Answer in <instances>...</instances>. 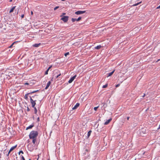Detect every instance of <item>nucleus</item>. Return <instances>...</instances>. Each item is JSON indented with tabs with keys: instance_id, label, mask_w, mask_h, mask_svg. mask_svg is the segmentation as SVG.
<instances>
[{
	"instance_id": "79ce46f5",
	"label": "nucleus",
	"mask_w": 160,
	"mask_h": 160,
	"mask_svg": "<svg viewBox=\"0 0 160 160\" xmlns=\"http://www.w3.org/2000/svg\"><path fill=\"white\" fill-rule=\"evenodd\" d=\"M129 117H128L127 118V120H129Z\"/></svg>"
},
{
	"instance_id": "f03ea898",
	"label": "nucleus",
	"mask_w": 160,
	"mask_h": 160,
	"mask_svg": "<svg viewBox=\"0 0 160 160\" xmlns=\"http://www.w3.org/2000/svg\"><path fill=\"white\" fill-rule=\"evenodd\" d=\"M69 17L68 16H64L61 18V20H62L65 22H67L68 19Z\"/></svg>"
},
{
	"instance_id": "412c9836",
	"label": "nucleus",
	"mask_w": 160,
	"mask_h": 160,
	"mask_svg": "<svg viewBox=\"0 0 160 160\" xmlns=\"http://www.w3.org/2000/svg\"><path fill=\"white\" fill-rule=\"evenodd\" d=\"M30 94V93H28V94H26L25 95V99H27L28 98V94Z\"/></svg>"
},
{
	"instance_id": "7ed1b4c3",
	"label": "nucleus",
	"mask_w": 160,
	"mask_h": 160,
	"mask_svg": "<svg viewBox=\"0 0 160 160\" xmlns=\"http://www.w3.org/2000/svg\"><path fill=\"white\" fill-rule=\"evenodd\" d=\"M30 102L32 104V107H33V108H34L35 107V105H36V100L35 101H34L32 99V98H31V97H30Z\"/></svg>"
},
{
	"instance_id": "dca6fc26",
	"label": "nucleus",
	"mask_w": 160,
	"mask_h": 160,
	"mask_svg": "<svg viewBox=\"0 0 160 160\" xmlns=\"http://www.w3.org/2000/svg\"><path fill=\"white\" fill-rule=\"evenodd\" d=\"M32 142L33 144H35L37 140V138H35L34 139H32Z\"/></svg>"
},
{
	"instance_id": "0eeeda50",
	"label": "nucleus",
	"mask_w": 160,
	"mask_h": 160,
	"mask_svg": "<svg viewBox=\"0 0 160 160\" xmlns=\"http://www.w3.org/2000/svg\"><path fill=\"white\" fill-rule=\"evenodd\" d=\"M79 105L80 104L79 103H77L74 106L73 108H72V109L75 110L79 106Z\"/></svg>"
},
{
	"instance_id": "1a4fd4ad",
	"label": "nucleus",
	"mask_w": 160,
	"mask_h": 160,
	"mask_svg": "<svg viewBox=\"0 0 160 160\" xmlns=\"http://www.w3.org/2000/svg\"><path fill=\"white\" fill-rule=\"evenodd\" d=\"M51 81H49V82H48L47 83V84L46 86V88H45V89H47L48 88L50 84H51Z\"/></svg>"
},
{
	"instance_id": "7c9ffc66",
	"label": "nucleus",
	"mask_w": 160,
	"mask_h": 160,
	"mask_svg": "<svg viewBox=\"0 0 160 160\" xmlns=\"http://www.w3.org/2000/svg\"><path fill=\"white\" fill-rule=\"evenodd\" d=\"M21 157L22 159V160H25V159L24 157L23 156L21 155Z\"/></svg>"
},
{
	"instance_id": "49530a36",
	"label": "nucleus",
	"mask_w": 160,
	"mask_h": 160,
	"mask_svg": "<svg viewBox=\"0 0 160 160\" xmlns=\"http://www.w3.org/2000/svg\"><path fill=\"white\" fill-rule=\"evenodd\" d=\"M48 160H50V158H48Z\"/></svg>"
},
{
	"instance_id": "bb28decb",
	"label": "nucleus",
	"mask_w": 160,
	"mask_h": 160,
	"mask_svg": "<svg viewBox=\"0 0 160 160\" xmlns=\"http://www.w3.org/2000/svg\"><path fill=\"white\" fill-rule=\"evenodd\" d=\"M69 52H67L64 54V55L65 56H67V55H69Z\"/></svg>"
},
{
	"instance_id": "9b49d317",
	"label": "nucleus",
	"mask_w": 160,
	"mask_h": 160,
	"mask_svg": "<svg viewBox=\"0 0 160 160\" xmlns=\"http://www.w3.org/2000/svg\"><path fill=\"white\" fill-rule=\"evenodd\" d=\"M16 7V6H15L12 8L9 11V13H10L13 12L14 10L15 9Z\"/></svg>"
},
{
	"instance_id": "72a5a7b5",
	"label": "nucleus",
	"mask_w": 160,
	"mask_h": 160,
	"mask_svg": "<svg viewBox=\"0 0 160 160\" xmlns=\"http://www.w3.org/2000/svg\"><path fill=\"white\" fill-rule=\"evenodd\" d=\"M24 17V14H22L21 16V17L22 18H23Z\"/></svg>"
},
{
	"instance_id": "f8f14e48",
	"label": "nucleus",
	"mask_w": 160,
	"mask_h": 160,
	"mask_svg": "<svg viewBox=\"0 0 160 160\" xmlns=\"http://www.w3.org/2000/svg\"><path fill=\"white\" fill-rule=\"evenodd\" d=\"M102 47L101 45H99L97 46L96 47L94 48L97 49H100Z\"/></svg>"
},
{
	"instance_id": "09e8293b",
	"label": "nucleus",
	"mask_w": 160,
	"mask_h": 160,
	"mask_svg": "<svg viewBox=\"0 0 160 160\" xmlns=\"http://www.w3.org/2000/svg\"><path fill=\"white\" fill-rule=\"evenodd\" d=\"M29 160H31V159H29Z\"/></svg>"
},
{
	"instance_id": "6ab92c4d",
	"label": "nucleus",
	"mask_w": 160,
	"mask_h": 160,
	"mask_svg": "<svg viewBox=\"0 0 160 160\" xmlns=\"http://www.w3.org/2000/svg\"><path fill=\"white\" fill-rule=\"evenodd\" d=\"M71 20L72 22H74L75 21H77V20L76 18H72L71 19Z\"/></svg>"
},
{
	"instance_id": "37998d69",
	"label": "nucleus",
	"mask_w": 160,
	"mask_h": 160,
	"mask_svg": "<svg viewBox=\"0 0 160 160\" xmlns=\"http://www.w3.org/2000/svg\"><path fill=\"white\" fill-rule=\"evenodd\" d=\"M145 94H144V95H143V96H142L143 97H145Z\"/></svg>"
},
{
	"instance_id": "ea45409f",
	"label": "nucleus",
	"mask_w": 160,
	"mask_h": 160,
	"mask_svg": "<svg viewBox=\"0 0 160 160\" xmlns=\"http://www.w3.org/2000/svg\"><path fill=\"white\" fill-rule=\"evenodd\" d=\"M31 14L32 15H33V13L32 11H31Z\"/></svg>"
},
{
	"instance_id": "4c0bfd02",
	"label": "nucleus",
	"mask_w": 160,
	"mask_h": 160,
	"mask_svg": "<svg viewBox=\"0 0 160 160\" xmlns=\"http://www.w3.org/2000/svg\"><path fill=\"white\" fill-rule=\"evenodd\" d=\"M159 129H160V124L159 125V127L158 128V130Z\"/></svg>"
},
{
	"instance_id": "e433bc0d",
	"label": "nucleus",
	"mask_w": 160,
	"mask_h": 160,
	"mask_svg": "<svg viewBox=\"0 0 160 160\" xmlns=\"http://www.w3.org/2000/svg\"><path fill=\"white\" fill-rule=\"evenodd\" d=\"M160 8V5L157 8V9Z\"/></svg>"
},
{
	"instance_id": "c9c22d12",
	"label": "nucleus",
	"mask_w": 160,
	"mask_h": 160,
	"mask_svg": "<svg viewBox=\"0 0 160 160\" xmlns=\"http://www.w3.org/2000/svg\"><path fill=\"white\" fill-rule=\"evenodd\" d=\"M37 121L38 122H39V117H38L37 118Z\"/></svg>"
},
{
	"instance_id": "a19ab883",
	"label": "nucleus",
	"mask_w": 160,
	"mask_h": 160,
	"mask_svg": "<svg viewBox=\"0 0 160 160\" xmlns=\"http://www.w3.org/2000/svg\"><path fill=\"white\" fill-rule=\"evenodd\" d=\"M24 84H25V85H28L29 83H28L27 82V83H25Z\"/></svg>"
},
{
	"instance_id": "c03bdc74",
	"label": "nucleus",
	"mask_w": 160,
	"mask_h": 160,
	"mask_svg": "<svg viewBox=\"0 0 160 160\" xmlns=\"http://www.w3.org/2000/svg\"><path fill=\"white\" fill-rule=\"evenodd\" d=\"M159 60H159V59H158V60L157 61V62H158V61H159Z\"/></svg>"
},
{
	"instance_id": "a211bd4d",
	"label": "nucleus",
	"mask_w": 160,
	"mask_h": 160,
	"mask_svg": "<svg viewBox=\"0 0 160 160\" xmlns=\"http://www.w3.org/2000/svg\"><path fill=\"white\" fill-rule=\"evenodd\" d=\"M92 132V131L91 130H90L88 132V137H89L90 136L91 133Z\"/></svg>"
},
{
	"instance_id": "aec40b11",
	"label": "nucleus",
	"mask_w": 160,
	"mask_h": 160,
	"mask_svg": "<svg viewBox=\"0 0 160 160\" xmlns=\"http://www.w3.org/2000/svg\"><path fill=\"white\" fill-rule=\"evenodd\" d=\"M82 18L79 17L78 19H76L77 21H79Z\"/></svg>"
},
{
	"instance_id": "6e6552de",
	"label": "nucleus",
	"mask_w": 160,
	"mask_h": 160,
	"mask_svg": "<svg viewBox=\"0 0 160 160\" xmlns=\"http://www.w3.org/2000/svg\"><path fill=\"white\" fill-rule=\"evenodd\" d=\"M112 120V119L111 118L107 120L106 121V122H105L104 124L106 125L108 124V123H109V122Z\"/></svg>"
},
{
	"instance_id": "f257e3e1",
	"label": "nucleus",
	"mask_w": 160,
	"mask_h": 160,
	"mask_svg": "<svg viewBox=\"0 0 160 160\" xmlns=\"http://www.w3.org/2000/svg\"><path fill=\"white\" fill-rule=\"evenodd\" d=\"M38 134V132L37 131L34 130L30 132L29 134V138L31 139L37 138Z\"/></svg>"
},
{
	"instance_id": "de8ad7c7",
	"label": "nucleus",
	"mask_w": 160,
	"mask_h": 160,
	"mask_svg": "<svg viewBox=\"0 0 160 160\" xmlns=\"http://www.w3.org/2000/svg\"><path fill=\"white\" fill-rule=\"evenodd\" d=\"M10 2H12V0H10Z\"/></svg>"
},
{
	"instance_id": "58836bf2",
	"label": "nucleus",
	"mask_w": 160,
	"mask_h": 160,
	"mask_svg": "<svg viewBox=\"0 0 160 160\" xmlns=\"http://www.w3.org/2000/svg\"><path fill=\"white\" fill-rule=\"evenodd\" d=\"M27 110L28 111H29L30 110H29V109L28 108Z\"/></svg>"
},
{
	"instance_id": "ddd939ff",
	"label": "nucleus",
	"mask_w": 160,
	"mask_h": 160,
	"mask_svg": "<svg viewBox=\"0 0 160 160\" xmlns=\"http://www.w3.org/2000/svg\"><path fill=\"white\" fill-rule=\"evenodd\" d=\"M115 70H114L112 72H111L109 73L108 74V77L110 76L111 75H112V74L113 73L115 72Z\"/></svg>"
},
{
	"instance_id": "2eb2a0df",
	"label": "nucleus",
	"mask_w": 160,
	"mask_h": 160,
	"mask_svg": "<svg viewBox=\"0 0 160 160\" xmlns=\"http://www.w3.org/2000/svg\"><path fill=\"white\" fill-rule=\"evenodd\" d=\"M40 43H39L38 44H35L33 45V46L35 47H38L40 45Z\"/></svg>"
},
{
	"instance_id": "a878e982",
	"label": "nucleus",
	"mask_w": 160,
	"mask_h": 160,
	"mask_svg": "<svg viewBox=\"0 0 160 160\" xmlns=\"http://www.w3.org/2000/svg\"><path fill=\"white\" fill-rule=\"evenodd\" d=\"M48 69H47L46 71L45 72V75H47L48 74Z\"/></svg>"
},
{
	"instance_id": "cd10ccee",
	"label": "nucleus",
	"mask_w": 160,
	"mask_h": 160,
	"mask_svg": "<svg viewBox=\"0 0 160 160\" xmlns=\"http://www.w3.org/2000/svg\"><path fill=\"white\" fill-rule=\"evenodd\" d=\"M38 91V90H36V91H33L32 92H30V93H35V92H37Z\"/></svg>"
},
{
	"instance_id": "4468645a",
	"label": "nucleus",
	"mask_w": 160,
	"mask_h": 160,
	"mask_svg": "<svg viewBox=\"0 0 160 160\" xmlns=\"http://www.w3.org/2000/svg\"><path fill=\"white\" fill-rule=\"evenodd\" d=\"M61 75V73L59 72V73L58 75H57V76L56 75V73H54V74L53 76L55 77L56 78H57L58 77L60 76Z\"/></svg>"
},
{
	"instance_id": "423d86ee",
	"label": "nucleus",
	"mask_w": 160,
	"mask_h": 160,
	"mask_svg": "<svg viewBox=\"0 0 160 160\" xmlns=\"http://www.w3.org/2000/svg\"><path fill=\"white\" fill-rule=\"evenodd\" d=\"M77 76V75H76L74 76L73 77H71L70 79L68 81V82L69 83H72V81L74 80V79Z\"/></svg>"
},
{
	"instance_id": "c756f323",
	"label": "nucleus",
	"mask_w": 160,
	"mask_h": 160,
	"mask_svg": "<svg viewBox=\"0 0 160 160\" xmlns=\"http://www.w3.org/2000/svg\"><path fill=\"white\" fill-rule=\"evenodd\" d=\"M21 153L22 154H23V151H20L19 152V154H20Z\"/></svg>"
},
{
	"instance_id": "20e7f679",
	"label": "nucleus",
	"mask_w": 160,
	"mask_h": 160,
	"mask_svg": "<svg viewBox=\"0 0 160 160\" xmlns=\"http://www.w3.org/2000/svg\"><path fill=\"white\" fill-rule=\"evenodd\" d=\"M86 11H78L75 12V14L77 15L82 14L85 13Z\"/></svg>"
},
{
	"instance_id": "473e14b6",
	"label": "nucleus",
	"mask_w": 160,
	"mask_h": 160,
	"mask_svg": "<svg viewBox=\"0 0 160 160\" xmlns=\"http://www.w3.org/2000/svg\"><path fill=\"white\" fill-rule=\"evenodd\" d=\"M65 14H66V13H62V15H61V16H60V17H62L63 15H65Z\"/></svg>"
},
{
	"instance_id": "c85d7f7f",
	"label": "nucleus",
	"mask_w": 160,
	"mask_h": 160,
	"mask_svg": "<svg viewBox=\"0 0 160 160\" xmlns=\"http://www.w3.org/2000/svg\"><path fill=\"white\" fill-rule=\"evenodd\" d=\"M99 107L98 106V107H95L94 108V109L95 111H97V109Z\"/></svg>"
},
{
	"instance_id": "2f4dec72",
	"label": "nucleus",
	"mask_w": 160,
	"mask_h": 160,
	"mask_svg": "<svg viewBox=\"0 0 160 160\" xmlns=\"http://www.w3.org/2000/svg\"><path fill=\"white\" fill-rule=\"evenodd\" d=\"M120 84H117V85H116V88H118V87L119 86Z\"/></svg>"
},
{
	"instance_id": "393cba45",
	"label": "nucleus",
	"mask_w": 160,
	"mask_h": 160,
	"mask_svg": "<svg viewBox=\"0 0 160 160\" xmlns=\"http://www.w3.org/2000/svg\"><path fill=\"white\" fill-rule=\"evenodd\" d=\"M15 42H14L13 43H12V44H11V45L9 46V48H11L12 47V46L14 44V43H15Z\"/></svg>"
},
{
	"instance_id": "5701e85b",
	"label": "nucleus",
	"mask_w": 160,
	"mask_h": 160,
	"mask_svg": "<svg viewBox=\"0 0 160 160\" xmlns=\"http://www.w3.org/2000/svg\"><path fill=\"white\" fill-rule=\"evenodd\" d=\"M34 113H35V114H36L37 113V109L35 107H34Z\"/></svg>"
},
{
	"instance_id": "4be33fe9",
	"label": "nucleus",
	"mask_w": 160,
	"mask_h": 160,
	"mask_svg": "<svg viewBox=\"0 0 160 160\" xmlns=\"http://www.w3.org/2000/svg\"><path fill=\"white\" fill-rule=\"evenodd\" d=\"M108 86V84H105V85H103L102 88H106Z\"/></svg>"
},
{
	"instance_id": "a18cd8bd",
	"label": "nucleus",
	"mask_w": 160,
	"mask_h": 160,
	"mask_svg": "<svg viewBox=\"0 0 160 160\" xmlns=\"http://www.w3.org/2000/svg\"><path fill=\"white\" fill-rule=\"evenodd\" d=\"M65 0H62V1H65Z\"/></svg>"
},
{
	"instance_id": "39448f33",
	"label": "nucleus",
	"mask_w": 160,
	"mask_h": 160,
	"mask_svg": "<svg viewBox=\"0 0 160 160\" xmlns=\"http://www.w3.org/2000/svg\"><path fill=\"white\" fill-rule=\"evenodd\" d=\"M17 147V145H16L14 146H13V147H12L9 150L8 152V153L7 154V156H8L9 154V153H10V152L12 151V150H13L14 149Z\"/></svg>"
},
{
	"instance_id": "f3484780",
	"label": "nucleus",
	"mask_w": 160,
	"mask_h": 160,
	"mask_svg": "<svg viewBox=\"0 0 160 160\" xmlns=\"http://www.w3.org/2000/svg\"><path fill=\"white\" fill-rule=\"evenodd\" d=\"M142 1H141L139 2L135 3V4H133L132 6H136L139 4H140L141 3H142Z\"/></svg>"
},
{
	"instance_id": "f704fd0d",
	"label": "nucleus",
	"mask_w": 160,
	"mask_h": 160,
	"mask_svg": "<svg viewBox=\"0 0 160 160\" xmlns=\"http://www.w3.org/2000/svg\"><path fill=\"white\" fill-rule=\"evenodd\" d=\"M52 67V66H51L48 68L47 69H48V70H49Z\"/></svg>"
},
{
	"instance_id": "b1692460",
	"label": "nucleus",
	"mask_w": 160,
	"mask_h": 160,
	"mask_svg": "<svg viewBox=\"0 0 160 160\" xmlns=\"http://www.w3.org/2000/svg\"><path fill=\"white\" fill-rule=\"evenodd\" d=\"M59 8V6H57L55 7L54 8V11L56 10L57 9H58V8Z\"/></svg>"
},
{
	"instance_id": "9d476101",
	"label": "nucleus",
	"mask_w": 160,
	"mask_h": 160,
	"mask_svg": "<svg viewBox=\"0 0 160 160\" xmlns=\"http://www.w3.org/2000/svg\"><path fill=\"white\" fill-rule=\"evenodd\" d=\"M34 126V124H32V125H30L28 127H27L26 128V130H28V129H31Z\"/></svg>"
}]
</instances>
